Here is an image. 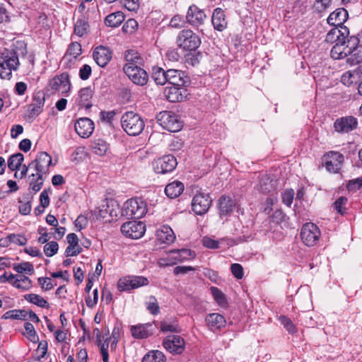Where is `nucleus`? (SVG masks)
I'll return each instance as SVG.
<instances>
[{
	"mask_svg": "<svg viewBox=\"0 0 362 362\" xmlns=\"http://www.w3.org/2000/svg\"><path fill=\"white\" fill-rule=\"evenodd\" d=\"M37 178L35 179L34 182V178L31 181L30 184V187L35 192H37L40 190L42 185H43V174L36 173Z\"/></svg>",
	"mask_w": 362,
	"mask_h": 362,
	"instance_id": "obj_59",
	"label": "nucleus"
},
{
	"mask_svg": "<svg viewBox=\"0 0 362 362\" xmlns=\"http://www.w3.org/2000/svg\"><path fill=\"white\" fill-rule=\"evenodd\" d=\"M361 45H359V39L355 36H347L346 39V44L344 45V47L346 49V52L351 53V52L354 51V49H356V48L359 47Z\"/></svg>",
	"mask_w": 362,
	"mask_h": 362,
	"instance_id": "obj_49",
	"label": "nucleus"
},
{
	"mask_svg": "<svg viewBox=\"0 0 362 362\" xmlns=\"http://www.w3.org/2000/svg\"><path fill=\"white\" fill-rule=\"evenodd\" d=\"M121 124L124 132L130 136L140 134L145 127L141 117L132 111L127 112L122 116Z\"/></svg>",
	"mask_w": 362,
	"mask_h": 362,
	"instance_id": "obj_2",
	"label": "nucleus"
},
{
	"mask_svg": "<svg viewBox=\"0 0 362 362\" xmlns=\"http://www.w3.org/2000/svg\"><path fill=\"white\" fill-rule=\"evenodd\" d=\"M152 78L156 84L165 85L168 81L166 71L160 67L154 66L152 70Z\"/></svg>",
	"mask_w": 362,
	"mask_h": 362,
	"instance_id": "obj_36",
	"label": "nucleus"
},
{
	"mask_svg": "<svg viewBox=\"0 0 362 362\" xmlns=\"http://www.w3.org/2000/svg\"><path fill=\"white\" fill-rule=\"evenodd\" d=\"M150 323L140 324L131 327V333L135 339H145L152 335L153 332Z\"/></svg>",
	"mask_w": 362,
	"mask_h": 362,
	"instance_id": "obj_27",
	"label": "nucleus"
},
{
	"mask_svg": "<svg viewBox=\"0 0 362 362\" xmlns=\"http://www.w3.org/2000/svg\"><path fill=\"white\" fill-rule=\"evenodd\" d=\"M160 328L163 332H179L180 331L177 324L175 322L171 323L168 321H162L160 322Z\"/></svg>",
	"mask_w": 362,
	"mask_h": 362,
	"instance_id": "obj_53",
	"label": "nucleus"
},
{
	"mask_svg": "<svg viewBox=\"0 0 362 362\" xmlns=\"http://www.w3.org/2000/svg\"><path fill=\"white\" fill-rule=\"evenodd\" d=\"M146 308L151 314L156 315L160 312V307L157 299L153 296L149 297L148 302L146 303Z\"/></svg>",
	"mask_w": 362,
	"mask_h": 362,
	"instance_id": "obj_52",
	"label": "nucleus"
},
{
	"mask_svg": "<svg viewBox=\"0 0 362 362\" xmlns=\"http://www.w3.org/2000/svg\"><path fill=\"white\" fill-rule=\"evenodd\" d=\"M356 76L352 74L350 71L345 72L341 78V81L347 86L353 84L355 82Z\"/></svg>",
	"mask_w": 362,
	"mask_h": 362,
	"instance_id": "obj_63",
	"label": "nucleus"
},
{
	"mask_svg": "<svg viewBox=\"0 0 362 362\" xmlns=\"http://www.w3.org/2000/svg\"><path fill=\"white\" fill-rule=\"evenodd\" d=\"M279 321L284 326L289 333H294L296 332V327L292 321L284 315L279 317Z\"/></svg>",
	"mask_w": 362,
	"mask_h": 362,
	"instance_id": "obj_61",
	"label": "nucleus"
},
{
	"mask_svg": "<svg viewBox=\"0 0 362 362\" xmlns=\"http://www.w3.org/2000/svg\"><path fill=\"white\" fill-rule=\"evenodd\" d=\"M211 291L214 300L219 305L223 306L226 304L225 296L219 288L212 286Z\"/></svg>",
	"mask_w": 362,
	"mask_h": 362,
	"instance_id": "obj_51",
	"label": "nucleus"
},
{
	"mask_svg": "<svg viewBox=\"0 0 362 362\" xmlns=\"http://www.w3.org/2000/svg\"><path fill=\"white\" fill-rule=\"evenodd\" d=\"M13 286L17 288L27 291L30 288L32 282L29 277L20 275L13 281Z\"/></svg>",
	"mask_w": 362,
	"mask_h": 362,
	"instance_id": "obj_42",
	"label": "nucleus"
},
{
	"mask_svg": "<svg viewBox=\"0 0 362 362\" xmlns=\"http://www.w3.org/2000/svg\"><path fill=\"white\" fill-rule=\"evenodd\" d=\"M123 71L127 77L137 86H143L148 83V75L141 67L124 66Z\"/></svg>",
	"mask_w": 362,
	"mask_h": 362,
	"instance_id": "obj_9",
	"label": "nucleus"
},
{
	"mask_svg": "<svg viewBox=\"0 0 362 362\" xmlns=\"http://www.w3.org/2000/svg\"><path fill=\"white\" fill-rule=\"evenodd\" d=\"M124 59L126 64L124 66L140 67L144 64V59L136 50L129 49L125 52Z\"/></svg>",
	"mask_w": 362,
	"mask_h": 362,
	"instance_id": "obj_29",
	"label": "nucleus"
},
{
	"mask_svg": "<svg viewBox=\"0 0 362 362\" xmlns=\"http://www.w3.org/2000/svg\"><path fill=\"white\" fill-rule=\"evenodd\" d=\"M81 54V45L79 42H74L71 43L69 46L66 52L62 62H66L69 57H72L74 59H76L78 56Z\"/></svg>",
	"mask_w": 362,
	"mask_h": 362,
	"instance_id": "obj_37",
	"label": "nucleus"
},
{
	"mask_svg": "<svg viewBox=\"0 0 362 362\" xmlns=\"http://www.w3.org/2000/svg\"><path fill=\"white\" fill-rule=\"evenodd\" d=\"M146 230L145 225L141 221H131L123 223L121 226L122 233L132 239L141 238Z\"/></svg>",
	"mask_w": 362,
	"mask_h": 362,
	"instance_id": "obj_8",
	"label": "nucleus"
},
{
	"mask_svg": "<svg viewBox=\"0 0 362 362\" xmlns=\"http://www.w3.org/2000/svg\"><path fill=\"white\" fill-rule=\"evenodd\" d=\"M230 270L233 276L238 279H241L244 276L243 268L240 264H232Z\"/></svg>",
	"mask_w": 362,
	"mask_h": 362,
	"instance_id": "obj_62",
	"label": "nucleus"
},
{
	"mask_svg": "<svg viewBox=\"0 0 362 362\" xmlns=\"http://www.w3.org/2000/svg\"><path fill=\"white\" fill-rule=\"evenodd\" d=\"M28 316V312L24 310H9L4 314L2 318L4 319H16V320H25Z\"/></svg>",
	"mask_w": 362,
	"mask_h": 362,
	"instance_id": "obj_46",
	"label": "nucleus"
},
{
	"mask_svg": "<svg viewBox=\"0 0 362 362\" xmlns=\"http://www.w3.org/2000/svg\"><path fill=\"white\" fill-rule=\"evenodd\" d=\"M148 283V279L144 276H127L120 279L118 281L117 287L121 291H130L143 286H146Z\"/></svg>",
	"mask_w": 362,
	"mask_h": 362,
	"instance_id": "obj_10",
	"label": "nucleus"
},
{
	"mask_svg": "<svg viewBox=\"0 0 362 362\" xmlns=\"http://www.w3.org/2000/svg\"><path fill=\"white\" fill-rule=\"evenodd\" d=\"M184 190V185L180 181H174L166 185L165 192L166 195L171 198L179 197Z\"/></svg>",
	"mask_w": 362,
	"mask_h": 362,
	"instance_id": "obj_33",
	"label": "nucleus"
},
{
	"mask_svg": "<svg viewBox=\"0 0 362 362\" xmlns=\"http://www.w3.org/2000/svg\"><path fill=\"white\" fill-rule=\"evenodd\" d=\"M326 169L331 173H337L344 162V156L337 151H329L324 156Z\"/></svg>",
	"mask_w": 362,
	"mask_h": 362,
	"instance_id": "obj_13",
	"label": "nucleus"
},
{
	"mask_svg": "<svg viewBox=\"0 0 362 362\" xmlns=\"http://www.w3.org/2000/svg\"><path fill=\"white\" fill-rule=\"evenodd\" d=\"M177 44L185 50L192 51L197 49L201 45L200 37L192 30H181L177 37Z\"/></svg>",
	"mask_w": 362,
	"mask_h": 362,
	"instance_id": "obj_4",
	"label": "nucleus"
},
{
	"mask_svg": "<svg viewBox=\"0 0 362 362\" xmlns=\"http://www.w3.org/2000/svg\"><path fill=\"white\" fill-rule=\"evenodd\" d=\"M156 238L160 243L170 245L175 240V235L172 228L163 225L156 231Z\"/></svg>",
	"mask_w": 362,
	"mask_h": 362,
	"instance_id": "obj_26",
	"label": "nucleus"
},
{
	"mask_svg": "<svg viewBox=\"0 0 362 362\" xmlns=\"http://www.w3.org/2000/svg\"><path fill=\"white\" fill-rule=\"evenodd\" d=\"M93 57L98 66L105 67L112 59V52L106 47L98 46L94 49Z\"/></svg>",
	"mask_w": 362,
	"mask_h": 362,
	"instance_id": "obj_21",
	"label": "nucleus"
},
{
	"mask_svg": "<svg viewBox=\"0 0 362 362\" xmlns=\"http://www.w3.org/2000/svg\"><path fill=\"white\" fill-rule=\"evenodd\" d=\"M348 12L344 8H339L331 13L327 18V23L335 27L344 26L343 24L348 18Z\"/></svg>",
	"mask_w": 362,
	"mask_h": 362,
	"instance_id": "obj_23",
	"label": "nucleus"
},
{
	"mask_svg": "<svg viewBox=\"0 0 362 362\" xmlns=\"http://www.w3.org/2000/svg\"><path fill=\"white\" fill-rule=\"evenodd\" d=\"M169 85L177 87H183L188 82V78L185 76V73L177 69H169L166 71Z\"/></svg>",
	"mask_w": 362,
	"mask_h": 362,
	"instance_id": "obj_22",
	"label": "nucleus"
},
{
	"mask_svg": "<svg viewBox=\"0 0 362 362\" xmlns=\"http://www.w3.org/2000/svg\"><path fill=\"white\" fill-rule=\"evenodd\" d=\"M358 122L353 116L338 118L334 123V128L339 133H349L356 129Z\"/></svg>",
	"mask_w": 362,
	"mask_h": 362,
	"instance_id": "obj_17",
	"label": "nucleus"
},
{
	"mask_svg": "<svg viewBox=\"0 0 362 362\" xmlns=\"http://www.w3.org/2000/svg\"><path fill=\"white\" fill-rule=\"evenodd\" d=\"M120 213L119 204L113 200H107L98 208V216L102 218H117Z\"/></svg>",
	"mask_w": 362,
	"mask_h": 362,
	"instance_id": "obj_16",
	"label": "nucleus"
},
{
	"mask_svg": "<svg viewBox=\"0 0 362 362\" xmlns=\"http://www.w3.org/2000/svg\"><path fill=\"white\" fill-rule=\"evenodd\" d=\"M156 118L160 125L169 132H176L182 129V122L172 111L160 112Z\"/></svg>",
	"mask_w": 362,
	"mask_h": 362,
	"instance_id": "obj_5",
	"label": "nucleus"
},
{
	"mask_svg": "<svg viewBox=\"0 0 362 362\" xmlns=\"http://www.w3.org/2000/svg\"><path fill=\"white\" fill-rule=\"evenodd\" d=\"M346 62L351 65L358 64L362 62V45L349 53Z\"/></svg>",
	"mask_w": 362,
	"mask_h": 362,
	"instance_id": "obj_44",
	"label": "nucleus"
},
{
	"mask_svg": "<svg viewBox=\"0 0 362 362\" xmlns=\"http://www.w3.org/2000/svg\"><path fill=\"white\" fill-rule=\"evenodd\" d=\"M88 28L89 25L86 18H78L74 25V33L79 37H82L87 33Z\"/></svg>",
	"mask_w": 362,
	"mask_h": 362,
	"instance_id": "obj_43",
	"label": "nucleus"
},
{
	"mask_svg": "<svg viewBox=\"0 0 362 362\" xmlns=\"http://www.w3.org/2000/svg\"><path fill=\"white\" fill-rule=\"evenodd\" d=\"M23 160L24 156L22 153H17L13 154L8 160V168L12 171L17 170L21 167Z\"/></svg>",
	"mask_w": 362,
	"mask_h": 362,
	"instance_id": "obj_41",
	"label": "nucleus"
},
{
	"mask_svg": "<svg viewBox=\"0 0 362 362\" xmlns=\"http://www.w3.org/2000/svg\"><path fill=\"white\" fill-rule=\"evenodd\" d=\"M124 20V15L121 11H117L109 14L105 19L106 25L117 28L121 25Z\"/></svg>",
	"mask_w": 362,
	"mask_h": 362,
	"instance_id": "obj_35",
	"label": "nucleus"
},
{
	"mask_svg": "<svg viewBox=\"0 0 362 362\" xmlns=\"http://www.w3.org/2000/svg\"><path fill=\"white\" fill-rule=\"evenodd\" d=\"M24 298L30 303L35 304L42 308H49V303L40 295L28 293L24 296Z\"/></svg>",
	"mask_w": 362,
	"mask_h": 362,
	"instance_id": "obj_38",
	"label": "nucleus"
},
{
	"mask_svg": "<svg viewBox=\"0 0 362 362\" xmlns=\"http://www.w3.org/2000/svg\"><path fill=\"white\" fill-rule=\"evenodd\" d=\"M8 238L10 243L19 245H25L28 242L27 238L24 235L20 234L13 233L9 235Z\"/></svg>",
	"mask_w": 362,
	"mask_h": 362,
	"instance_id": "obj_60",
	"label": "nucleus"
},
{
	"mask_svg": "<svg viewBox=\"0 0 362 362\" xmlns=\"http://www.w3.org/2000/svg\"><path fill=\"white\" fill-rule=\"evenodd\" d=\"M45 95L43 93H37L33 97L32 103L30 105V111L32 115H38L42 110L45 104Z\"/></svg>",
	"mask_w": 362,
	"mask_h": 362,
	"instance_id": "obj_31",
	"label": "nucleus"
},
{
	"mask_svg": "<svg viewBox=\"0 0 362 362\" xmlns=\"http://www.w3.org/2000/svg\"><path fill=\"white\" fill-rule=\"evenodd\" d=\"M164 348L173 354H182L185 348V341L179 335H169L163 341Z\"/></svg>",
	"mask_w": 362,
	"mask_h": 362,
	"instance_id": "obj_11",
	"label": "nucleus"
},
{
	"mask_svg": "<svg viewBox=\"0 0 362 362\" xmlns=\"http://www.w3.org/2000/svg\"><path fill=\"white\" fill-rule=\"evenodd\" d=\"M349 35V30L346 26L335 27L328 32L325 41L328 43H346V39Z\"/></svg>",
	"mask_w": 362,
	"mask_h": 362,
	"instance_id": "obj_18",
	"label": "nucleus"
},
{
	"mask_svg": "<svg viewBox=\"0 0 362 362\" xmlns=\"http://www.w3.org/2000/svg\"><path fill=\"white\" fill-rule=\"evenodd\" d=\"M138 25V23L135 19L129 18L124 23L122 30L126 33L132 34L136 30Z\"/></svg>",
	"mask_w": 362,
	"mask_h": 362,
	"instance_id": "obj_54",
	"label": "nucleus"
},
{
	"mask_svg": "<svg viewBox=\"0 0 362 362\" xmlns=\"http://www.w3.org/2000/svg\"><path fill=\"white\" fill-rule=\"evenodd\" d=\"M211 199L209 194L199 192L192 199V210L198 215H202L206 213L211 206Z\"/></svg>",
	"mask_w": 362,
	"mask_h": 362,
	"instance_id": "obj_14",
	"label": "nucleus"
},
{
	"mask_svg": "<svg viewBox=\"0 0 362 362\" xmlns=\"http://www.w3.org/2000/svg\"><path fill=\"white\" fill-rule=\"evenodd\" d=\"M50 86L52 90H57L62 93H68L71 88L69 74L67 73H62L54 77L50 81Z\"/></svg>",
	"mask_w": 362,
	"mask_h": 362,
	"instance_id": "obj_19",
	"label": "nucleus"
},
{
	"mask_svg": "<svg viewBox=\"0 0 362 362\" xmlns=\"http://www.w3.org/2000/svg\"><path fill=\"white\" fill-rule=\"evenodd\" d=\"M346 43H338L335 44L330 52L331 57L334 59L348 58L349 54L346 52L345 47H344Z\"/></svg>",
	"mask_w": 362,
	"mask_h": 362,
	"instance_id": "obj_40",
	"label": "nucleus"
},
{
	"mask_svg": "<svg viewBox=\"0 0 362 362\" xmlns=\"http://www.w3.org/2000/svg\"><path fill=\"white\" fill-rule=\"evenodd\" d=\"M320 234V230L315 224L306 223L301 228L300 237L305 245L312 247L318 241Z\"/></svg>",
	"mask_w": 362,
	"mask_h": 362,
	"instance_id": "obj_6",
	"label": "nucleus"
},
{
	"mask_svg": "<svg viewBox=\"0 0 362 362\" xmlns=\"http://www.w3.org/2000/svg\"><path fill=\"white\" fill-rule=\"evenodd\" d=\"M294 195L295 192L293 189H286L281 194L282 202L287 206H291Z\"/></svg>",
	"mask_w": 362,
	"mask_h": 362,
	"instance_id": "obj_58",
	"label": "nucleus"
},
{
	"mask_svg": "<svg viewBox=\"0 0 362 362\" xmlns=\"http://www.w3.org/2000/svg\"><path fill=\"white\" fill-rule=\"evenodd\" d=\"M206 18L207 16L204 11L197 6L192 4L188 8L186 21L197 30H199V28L204 24Z\"/></svg>",
	"mask_w": 362,
	"mask_h": 362,
	"instance_id": "obj_7",
	"label": "nucleus"
},
{
	"mask_svg": "<svg viewBox=\"0 0 362 362\" xmlns=\"http://www.w3.org/2000/svg\"><path fill=\"white\" fill-rule=\"evenodd\" d=\"M234 200L230 197L222 196L218 200V209L220 216H227L230 214L235 206Z\"/></svg>",
	"mask_w": 362,
	"mask_h": 362,
	"instance_id": "obj_30",
	"label": "nucleus"
},
{
	"mask_svg": "<svg viewBox=\"0 0 362 362\" xmlns=\"http://www.w3.org/2000/svg\"><path fill=\"white\" fill-rule=\"evenodd\" d=\"M259 190L264 194H269L276 190V181L267 175L263 176L259 180Z\"/></svg>",
	"mask_w": 362,
	"mask_h": 362,
	"instance_id": "obj_34",
	"label": "nucleus"
},
{
	"mask_svg": "<svg viewBox=\"0 0 362 362\" xmlns=\"http://www.w3.org/2000/svg\"><path fill=\"white\" fill-rule=\"evenodd\" d=\"M147 212L146 203L142 198H132L126 201L122 210V215L128 218L139 219Z\"/></svg>",
	"mask_w": 362,
	"mask_h": 362,
	"instance_id": "obj_3",
	"label": "nucleus"
},
{
	"mask_svg": "<svg viewBox=\"0 0 362 362\" xmlns=\"http://www.w3.org/2000/svg\"><path fill=\"white\" fill-rule=\"evenodd\" d=\"M58 248V243L55 241H51L44 246V252L46 256L52 257L57 252Z\"/></svg>",
	"mask_w": 362,
	"mask_h": 362,
	"instance_id": "obj_56",
	"label": "nucleus"
},
{
	"mask_svg": "<svg viewBox=\"0 0 362 362\" xmlns=\"http://www.w3.org/2000/svg\"><path fill=\"white\" fill-rule=\"evenodd\" d=\"M141 362H166V358L161 351L155 350L146 354Z\"/></svg>",
	"mask_w": 362,
	"mask_h": 362,
	"instance_id": "obj_39",
	"label": "nucleus"
},
{
	"mask_svg": "<svg viewBox=\"0 0 362 362\" xmlns=\"http://www.w3.org/2000/svg\"><path fill=\"white\" fill-rule=\"evenodd\" d=\"M177 160L172 155L159 158L153 163V169L156 173L165 174L173 171L177 165Z\"/></svg>",
	"mask_w": 362,
	"mask_h": 362,
	"instance_id": "obj_12",
	"label": "nucleus"
},
{
	"mask_svg": "<svg viewBox=\"0 0 362 362\" xmlns=\"http://www.w3.org/2000/svg\"><path fill=\"white\" fill-rule=\"evenodd\" d=\"M211 23L215 30L223 31L227 27V21L224 11L221 8L214 10L211 16Z\"/></svg>",
	"mask_w": 362,
	"mask_h": 362,
	"instance_id": "obj_25",
	"label": "nucleus"
},
{
	"mask_svg": "<svg viewBox=\"0 0 362 362\" xmlns=\"http://www.w3.org/2000/svg\"><path fill=\"white\" fill-rule=\"evenodd\" d=\"M19 65L18 54L16 51H4L0 54V78L10 80L12 71H16Z\"/></svg>",
	"mask_w": 362,
	"mask_h": 362,
	"instance_id": "obj_1",
	"label": "nucleus"
},
{
	"mask_svg": "<svg viewBox=\"0 0 362 362\" xmlns=\"http://www.w3.org/2000/svg\"><path fill=\"white\" fill-rule=\"evenodd\" d=\"M92 148L94 153L103 156L106 153L108 149V145L104 140L98 139L93 142Z\"/></svg>",
	"mask_w": 362,
	"mask_h": 362,
	"instance_id": "obj_45",
	"label": "nucleus"
},
{
	"mask_svg": "<svg viewBox=\"0 0 362 362\" xmlns=\"http://www.w3.org/2000/svg\"><path fill=\"white\" fill-rule=\"evenodd\" d=\"M362 187V176L350 180L347 185V188L349 191H356Z\"/></svg>",
	"mask_w": 362,
	"mask_h": 362,
	"instance_id": "obj_64",
	"label": "nucleus"
},
{
	"mask_svg": "<svg viewBox=\"0 0 362 362\" xmlns=\"http://www.w3.org/2000/svg\"><path fill=\"white\" fill-rule=\"evenodd\" d=\"M75 130L81 137L88 138L94 130V123L88 117L80 118L75 123Z\"/></svg>",
	"mask_w": 362,
	"mask_h": 362,
	"instance_id": "obj_20",
	"label": "nucleus"
},
{
	"mask_svg": "<svg viewBox=\"0 0 362 362\" xmlns=\"http://www.w3.org/2000/svg\"><path fill=\"white\" fill-rule=\"evenodd\" d=\"M52 165L51 156L45 151L40 152L35 159L29 163L30 168H34L36 173L45 174Z\"/></svg>",
	"mask_w": 362,
	"mask_h": 362,
	"instance_id": "obj_15",
	"label": "nucleus"
},
{
	"mask_svg": "<svg viewBox=\"0 0 362 362\" xmlns=\"http://www.w3.org/2000/svg\"><path fill=\"white\" fill-rule=\"evenodd\" d=\"M172 252L175 255L173 258L177 262L194 258V252L188 249H182L177 251H172Z\"/></svg>",
	"mask_w": 362,
	"mask_h": 362,
	"instance_id": "obj_48",
	"label": "nucleus"
},
{
	"mask_svg": "<svg viewBox=\"0 0 362 362\" xmlns=\"http://www.w3.org/2000/svg\"><path fill=\"white\" fill-rule=\"evenodd\" d=\"M347 201L348 199L346 197H340L334 203L335 210L341 215L344 214L346 212L345 206L347 203Z\"/></svg>",
	"mask_w": 362,
	"mask_h": 362,
	"instance_id": "obj_57",
	"label": "nucleus"
},
{
	"mask_svg": "<svg viewBox=\"0 0 362 362\" xmlns=\"http://www.w3.org/2000/svg\"><path fill=\"white\" fill-rule=\"evenodd\" d=\"M277 201L276 193L274 194L272 193L269 197L267 198L266 201L263 204L262 209L263 211L266 214H269L272 211V206Z\"/></svg>",
	"mask_w": 362,
	"mask_h": 362,
	"instance_id": "obj_55",
	"label": "nucleus"
},
{
	"mask_svg": "<svg viewBox=\"0 0 362 362\" xmlns=\"http://www.w3.org/2000/svg\"><path fill=\"white\" fill-rule=\"evenodd\" d=\"M13 269L19 274L25 272L31 275L34 273V268L33 264L28 262H24L20 264H14Z\"/></svg>",
	"mask_w": 362,
	"mask_h": 362,
	"instance_id": "obj_47",
	"label": "nucleus"
},
{
	"mask_svg": "<svg viewBox=\"0 0 362 362\" xmlns=\"http://www.w3.org/2000/svg\"><path fill=\"white\" fill-rule=\"evenodd\" d=\"M93 91L90 87L81 88L78 92V104L81 107L89 109L92 107L90 100L93 97Z\"/></svg>",
	"mask_w": 362,
	"mask_h": 362,
	"instance_id": "obj_28",
	"label": "nucleus"
},
{
	"mask_svg": "<svg viewBox=\"0 0 362 362\" xmlns=\"http://www.w3.org/2000/svg\"><path fill=\"white\" fill-rule=\"evenodd\" d=\"M183 87H177L175 86H170L165 89V95L167 100L172 103H175L181 100L183 98L182 90Z\"/></svg>",
	"mask_w": 362,
	"mask_h": 362,
	"instance_id": "obj_32",
	"label": "nucleus"
},
{
	"mask_svg": "<svg viewBox=\"0 0 362 362\" xmlns=\"http://www.w3.org/2000/svg\"><path fill=\"white\" fill-rule=\"evenodd\" d=\"M205 321L209 329L214 332L221 329L226 324L224 317L215 313L207 315Z\"/></svg>",
	"mask_w": 362,
	"mask_h": 362,
	"instance_id": "obj_24",
	"label": "nucleus"
},
{
	"mask_svg": "<svg viewBox=\"0 0 362 362\" xmlns=\"http://www.w3.org/2000/svg\"><path fill=\"white\" fill-rule=\"evenodd\" d=\"M25 333L23 334L28 337L32 342L36 343L39 341V337L35 330L34 326L30 322H25L24 324Z\"/></svg>",
	"mask_w": 362,
	"mask_h": 362,
	"instance_id": "obj_50",
	"label": "nucleus"
}]
</instances>
